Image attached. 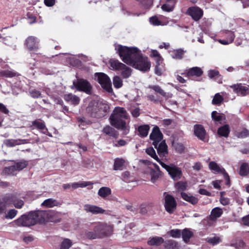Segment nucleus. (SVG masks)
<instances>
[{"instance_id": "obj_37", "label": "nucleus", "mask_w": 249, "mask_h": 249, "mask_svg": "<svg viewBox=\"0 0 249 249\" xmlns=\"http://www.w3.org/2000/svg\"><path fill=\"white\" fill-rule=\"evenodd\" d=\"M164 246L166 249H179L178 243L172 240H169L164 242Z\"/></svg>"}, {"instance_id": "obj_64", "label": "nucleus", "mask_w": 249, "mask_h": 249, "mask_svg": "<svg viewBox=\"0 0 249 249\" xmlns=\"http://www.w3.org/2000/svg\"><path fill=\"white\" fill-rule=\"evenodd\" d=\"M6 205L8 204L4 201L3 197L2 200H0V214H2L5 212Z\"/></svg>"}, {"instance_id": "obj_35", "label": "nucleus", "mask_w": 249, "mask_h": 249, "mask_svg": "<svg viewBox=\"0 0 249 249\" xmlns=\"http://www.w3.org/2000/svg\"><path fill=\"white\" fill-rule=\"evenodd\" d=\"M17 170L15 165L5 167L3 170L2 173L6 175L14 176L17 173Z\"/></svg>"}, {"instance_id": "obj_53", "label": "nucleus", "mask_w": 249, "mask_h": 249, "mask_svg": "<svg viewBox=\"0 0 249 249\" xmlns=\"http://www.w3.org/2000/svg\"><path fill=\"white\" fill-rule=\"evenodd\" d=\"M235 136L238 138H245L249 136V131L246 128L243 129L241 131L237 132Z\"/></svg>"}, {"instance_id": "obj_19", "label": "nucleus", "mask_w": 249, "mask_h": 249, "mask_svg": "<svg viewBox=\"0 0 249 249\" xmlns=\"http://www.w3.org/2000/svg\"><path fill=\"white\" fill-rule=\"evenodd\" d=\"M230 131L229 125L226 124L218 128L217 133L219 137L227 138L229 136Z\"/></svg>"}, {"instance_id": "obj_1", "label": "nucleus", "mask_w": 249, "mask_h": 249, "mask_svg": "<svg viewBox=\"0 0 249 249\" xmlns=\"http://www.w3.org/2000/svg\"><path fill=\"white\" fill-rule=\"evenodd\" d=\"M46 213L43 211H31L14 220V224L18 227H30L38 223L43 222Z\"/></svg>"}, {"instance_id": "obj_58", "label": "nucleus", "mask_w": 249, "mask_h": 249, "mask_svg": "<svg viewBox=\"0 0 249 249\" xmlns=\"http://www.w3.org/2000/svg\"><path fill=\"white\" fill-rule=\"evenodd\" d=\"M175 187L178 191H183L186 189L187 184L182 181H178L176 183Z\"/></svg>"}, {"instance_id": "obj_28", "label": "nucleus", "mask_w": 249, "mask_h": 249, "mask_svg": "<svg viewBox=\"0 0 249 249\" xmlns=\"http://www.w3.org/2000/svg\"><path fill=\"white\" fill-rule=\"evenodd\" d=\"M110 67L115 70H123L124 69V64L120 62L118 60L111 59L109 61Z\"/></svg>"}, {"instance_id": "obj_50", "label": "nucleus", "mask_w": 249, "mask_h": 249, "mask_svg": "<svg viewBox=\"0 0 249 249\" xmlns=\"http://www.w3.org/2000/svg\"><path fill=\"white\" fill-rule=\"evenodd\" d=\"M113 84L115 88L118 89L123 86V81L119 76H116L113 79Z\"/></svg>"}, {"instance_id": "obj_61", "label": "nucleus", "mask_w": 249, "mask_h": 249, "mask_svg": "<svg viewBox=\"0 0 249 249\" xmlns=\"http://www.w3.org/2000/svg\"><path fill=\"white\" fill-rule=\"evenodd\" d=\"M208 242L210 244H212L213 245H215L218 244L221 242V239L218 237H211L208 239Z\"/></svg>"}, {"instance_id": "obj_62", "label": "nucleus", "mask_w": 249, "mask_h": 249, "mask_svg": "<svg viewBox=\"0 0 249 249\" xmlns=\"http://www.w3.org/2000/svg\"><path fill=\"white\" fill-rule=\"evenodd\" d=\"M230 34V39L226 38L223 39H219V42L223 45H228L232 42L233 41V36L231 33Z\"/></svg>"}, {"instance_id": "obj_23", "label": "nucleus", "mask_w": 249, "mask_h": 249, "mask_svg": "<svg viewBox=\"0 0 249 249\" xmlns=\"http://www.w3.org/2000/svg\"><path fill=\"white\" fill-rule=\"evenodd\" d=\"M62 204V202L58 201L57 200L53 198H48L45 200L41 204L42 206L48 208H52L54 206H59Z\"/></svg>"}, {"instance_id": "obj_55", "label": "nucleus", "mask_w": 249, "mask_h": 249, "mask_svg": "<svg viewBox=\"0 0 249 249\" xmlns=\"http://www.w3.org/2000/svg\"><path fill=\"white\" fill-rule=\"evenodd\" d=\"M136 213L137 209L135 207H133L131 205L125 206V214L129 213L130 215H133V214H136Z\"/></svg>"}, {"instance_id": "obj_63", "label": "nucleus", "mask_w": 249, "mask_h": 249, "mask_svg": "<svg viewBox=\"0 0 249 249\" xmlns=\"http://www.w3.org/2000/svg\"><path fill=\"white\" fill-rule=\"evenodd\" d=\"M150 23L154 26H159L161 24V21L156 17H152L149 18Z\"/></svg>"}, {"instance_id": "obj_57", "label": "nucleus", "mask_w": 249, "mask_h": 249, "mask_svg": "<svg viewBox=\"0 0 249 249\" xmlns=\"http://www.w3.org/2000/svg\"><path fill=\"white\" fill-rule=\"evenodd\" d=\"M245 245V243L243 240H238L235 243H231V246L234 247L236 249H242Z\"/></svg>"}, {"instance_id": "obj_10", "label": "nucleus", "mask_w": 249, "mask_h": 249, "mask_svg": "<svg viewBox=\"0 0 249 249\" xmlns=\"http://www.w3.org/2000/svg\"><path fill=\"white\" fill-rule=\"evenodd\" d=\"M186 14L191 17L194 20L197 21L203 17V11L197 6H192L188 8Z\"/></svg>"}, {"instance_id": "obj_11", "label": "nucleus", "mask_w": 249, "mask_h": 249, "mask_svg": "<svg viewBox=\"0 0 249 249\" xmlns=\"http://www.w3.org/2000/svg\"><path fill=\"white\" fill-rule=\"evenodd\" d=\"M149 138L153 141L152 144L156 146L163 139V134L158 126H155L153 128Z\"/></svg>"}, {"instance_id": "obj_12", "label": "nucleus", "mask_w": 249, "mask_h": 249, "mask_svg": "<svg viewBox=\"0 0 249 249\" xmlns=\"http://www.w3.org/2000/svg\"><path fill=\"white\" fill-rule=\"evenodd\" d=\"M97 107L98 109V111L91 112V116L95 118L104 116L109 111V107L107 104L102 102L98 103L97 105Z\"/></svg>"}, {"instance_id": "obj_21", "label": "nucleus", "mask_w": 249, "mask_h": 249, "mask_svg": "<svg viewBox=\"0 0 249 249\" xmlns=\"http://www.w3.org/2000/svg\"><path fill=\"white\" fill-rule=\"evenodd\" d=\"M148 88L153 89L156 93H159L165 98H171L172 94L165 92L159 85H149Z\"/></svg>"}, {"instance_id": "obj_17", "label": "nucleus", "mask_w": 249, "mask_h": 249, "mask_svg": "<svg viewBox=\"0 0 249 249\" xmlns=\"http://www.w3.org/2000/svg\"><path fill=\"white\" fill-rule=\"evenodd\" d=\"M194 134L200 140L204 141L205 140L206 131L203 125L195 124L194 125Z\"/></svg>"}, {"instance_id": "obj_45", "label": "nucleus", "mask_w": 249, "mask_h": 249, "mask_svg": "<svg viewBox=\"0 0 249 249\" xmlns=\"http://www.w3.org/2000/svg\"><path fill=\"white\" fill-rule=\"evenodd\" d=\"M32 124L33 126H35L36 128L40 130H44L45 128L46 125L44 122L40 120H36L33 121Z\"/></svg>"}, {"instance_id": "obj_2", "label": "nucleus", "mask_w": 249, "mask_h": 249, "mask_svg": "<svg viewBox=\"0 0 249 249\" xmlns=\"http://www.w3.org/2000/svg\"><path fill=\"white\" fill-rule=\"evenodd\" d=\"M111 124L117 129L124 127V108L116 107L109 117Z\"/></svg>"}, {"instance_id": "obj_54", "label": "nucleus", "mask_w": 249, "mask_h": 249, "mask_svg": "<svg viewBox=\"0 0 249 249\" xmlns=\"http://www.w3.org/2000/svg\"><path fill=\"white\" fill-rule=\"evenodd\" d=\"M85 236L86 238L89 239H95L99 238L96 232L93 231H86L85 233Z\"/></svg>"}, {"instance_id": "obj_30", "label": "nucleus", "mask_w": 249, "mask_h": 249, "mask_svg": "<svg viewBox=\"0 0 249 249\" xmlns=\"http://www.w3.org/2000/svg\"><path fill=\"white\" fill-rule=\"evenodd\" d=\"M223 213V210L219 207H215L212 209L210 215V219L214 220L220 217Z\"/></svg>"}, {"instance_id": "obj_47", "label": "nucleus", "mask_w": 249, "mask_h": 249, "mask_svg": "<svg viewBox=\"0 0 249 249\" xmlns=\"http://www.w3.org/2000/svg\"><path fill=\"white\" fill-rule=\"evenodd\" d=\"M181 231L179 229H173L168 232V234L173 238H180Z\"/></svg>"}, {"instance_id": "obj_40", "label": "nucleus", "mask_w": 249, "mask_h": 249, "mask_svg": "<svg viewBox=\"0 0 249 249\" xmlns=\"http://www.w3.org/2000/svg\"><path fill=\"white\" fill-rule=\"evenodd\" d=\"M249 174V166L246 162L243 163L239 169V174L241 176H246Z\"/></svg>"}, {"instance_id": "obj_9", "label": "nucleus", "mask_w": 249, "mask_h": 249, "mask_svg": "<svg viewBox=\"0 0 249 249\" xmlns=\"http://www.w3.org/2000/svg\"><path fill=\"white\" fill-rule=\"evenodd\" d=\"M4 201L7 204H12L17 209H21L24 205V202L13 194H7L3 197Z\"/></svg>"}, {"instance_id": "obj_60", "label": "nucleus", "mask_w": 249, "mask_h": 249, "mask_svg": "<svg viewBox=\"0 0 249 249\" xmlns=\"http://www.w3.org/2000/svg\"><path fill=\"white\" fill-rule=\"evenodd\" d=\"M176 151L179 153H182L184 151L185 147L181 143H176L174 145Z\"/></svg>"}, {"instance_id": "obj_59", "label": "nucleus", "mask_w": 249, "mask_h": 249, "mask_svg": "<svg viewBox=\"0 0 249 249\" xmlns=\"http://www.w3.org/2000/svg\"><path fill=\"white\" fill-rule=\"evenodd\" d=\"M29 93L31 96L34 98L42 97L41 92L39 90L35 89H30L29 90Z\"/></svg>"}, {"instance_id": "obj_32", "label": "nucleus", "mask_w": 249, "mask_h": 249, "mask_svg": "<svg viewBox=\"0 0 249 249\" xmlns=\"http://www.w3.org/2000/svg\"><path fill=\"white\" fill-rule=\"evenodd\" d=\"M181 196L184 200L193 205L196 204L198 201V200L196 197L192 196H189L188 194L184 192L181 193Z\"/></svg>"}, {"instance_id": "obj_22", "label": "nucleus", "mask_w": 249, "mask_h": 249, "mask_svg": "<svg viewBox=\"0 0 249 249\" xmlns=\"http://www.w3.org/2000/svg\"><path fill=\"white\" fill-rule=\"evenodd\" d=\"M193 235L194 233L190 229L185 228L181 231V236L185 243H188Z\"/></svg>"}, {"instance_id": "obj_41", "label": "nucleus", "mask_w": 249, "mask_h": 249, "mask_svg": "<svg viewBox=\"0 0 249 249\" xmlns=\"http://www.w3.org/2000/svg\"><path fill=\"white\" fill-rule=\"evenodd\" d=\"M139 1L141 7L145 10H149L152 6L153 0H137Z\"/></svg>"}, {"instance_id": "obj_7", "label": "nucleus", "mask_w": 249, "mask_h": 249, "mask_svg": "<svg viewBox=\"0 0 249 249\" xmlns=\"http://www.w3.org/2000/svg\"><path fill=\"white\" fill-rule=\"evenodd\" d=\"M75 88L78 90L83 91L87 94H90L92 89L91 84L87 80L83 79H79L73 82L71 88Z\"/></svg>"}, {"instance_id": "obj_25", "label": "nucleus", "mask_w": 249, "mask_h": 249, "mask_svg": "<svg viewBox=\"0 0 249 249\" xmlns=\"http://www.w3.org/2000/svg\"><path fill=\"white\" fill-rule=\"evenodd\" d=\"M111 194V190L107 187H102L100 188L98 192V195L102 198L107 199Z\"/></svg>"}, {"instance_id": "obj_15", "label": "nucleus", "mask_w": 249, "mask_h": 249, "mask_svg": "<svg viewBox=\"0 0 249 249\" xmlns=\"http://www.w3.org/2000/svg\"><path fill=\"white\" fill-rule=\"evenodd\" d=\"M168 173L174 180L179 179L182 174L181 169L173 164H171V167Z\"/></svg>"}, {"instance_id": "obj_33", "label": "nucleus", "mask_w": 249, "mask_h": 249, "mask_svg": "<svg viewBox=\"0 0 249 249\" xmlns=\"http://www.w3.org/2000/svg\"><path fill=\"white\" fill-rule=\"evenodd\" d=\"M174 0H167L166 2L161 6L162 10L168 12L172 11L174 9Z\"/></svg>"}, {"instance_id": "obj_13", "label": "nucleus", "mask_w": 249, "mask_h": 249, "mask_svg": "<svg viewBox=\"0 0 249 249\" xmlns=\"http://www.w3.org/2000/svg\"><path fill=\"white\" fill-rule=\"evenodd\" d=\"M231 87L239 96H244L249 94V86L248 85L237 84L233 85Z\"/></svg>"}, {"instance_id": "obj_51", "label": "nucleus", "mask_w": 249, "mask_h": 249, "mask_svg": "<svg viewBox=\"0 0 249 249\" xmlns=\"http://www.w3.org/2000/svg\"><path fill=\"white\" fill-rule=\"evenodd\" d=\"M17 210L14 209H10L6 213L5 218L8 219H12L17 215Z\"/></svg>"}, {"instance_id": "obj_6", "label": "nucleus", "mask_w": 249, "mask_h": 249, "mask_svg": "<svg viewBox=\"0 0 249 249\" xmlns=\"http://www.w3.org/2000/svg\"><path fill=\"white\" fill-rule=\"evenodd\" d=\"M142 54L138 48L125 46V64L130 65Z\"/></svg>"}, {"instance_id": "obj_27", "label": "nucleus", "mask_w": 249, "mask_h": 249, "mask_svg": "<svg viewBox=\"0 0 249 249\" xmlns=\"http://www.w3.org/2000/svg\"><path fill=\"white\" fill-rule=\"evenodd\" d=\"M208 76L211 79L214 78L219 83L222 82V77L219 72L215 70H211L208 72Z\"/></svg>"}, {"instance_id": "obj_18", "label": "nucleus", "mask_w": 249, "mask_h": 249, "mask_svg": "<svg viewBox=\"0 0 249 249\" xmlns=\"http://www.w3.org/2000/svg\"><path fill=\"white\" fill-rule=\"evenodd\" d=\"M155 148L157 150L158 154L160 157H164L168 153L167 145L165 141H161L157 146H154Z\"/></svg>"}, {"instance_id": "obj_42", "label": "nucleus", "mask_w": 249, "mask_h": 249, "mask_svg": "<svg viewBox=\"0 0 249 249\" xmlns=\"http://www.w3.org/2000/svg\"><path fill=\"white\" fill-rule=\"evenodd\" d=\"M124 160L123 159L117 158L115 160L114 169L115 170H121L123 168Z\"/></svg>"}, {"instance_id": "obj_49", "label": "nucleus", "mask_w": 249, "mask_h": 249, "mask_svg": "<svg viewBox=\"0 0 249 249\" xmlns=\"http://www.w3.org/2000/svg\"><path fill=\"white\" fill-rule=\"evenodd\" d=\"M161 62L162 60H157L156 65L155 68V73L159 76H160L162 73V66L160 65Z\"/></svg>"}, {"instance_id": "obj_31", "label": "nucleus", "mask_w": 249, "mask_h": 249, "mask_svg": "<svg viewBox=\"0 0 249 249\" xmlns=\"http://www.w3.org/2000/svg\"><path fill=\"white\" fill-rule=\"evenodd\" d=\"M150 126L148 124L141 125L138 127L139 135L142 138L146 137L148 134Z\"/></svg>"}, {"instance_id": "obj_26", "label": "nucleus", "mask_w": 249, "mask_h": 249, "mask_svg": "<svg viewBox=\"0 0 249 249\" xmlns=\"http://www.w3.org/2000/svg\"><path fill=\"white\" fill-rule=\"evenodd\" d=\"M203 74V71L199 67H194L189 69L187 72L188 76H195L199 77Z\"/></svg>"}, {"instance_id": "obj_44", "label": "nucleus", "mask_w": 249, "mask_h": 249, "mask_svg": "<svg viewBox=\"0 0 249 249\" xmlns=\"http://www.w3.org/2000/svg\"><path fill=\"white\" fill-rule=\"evenodd\" d=\"M160 171L155 170V169L151 168L150 171V175L151 176V180L153 182L156 181L160 176Z\"/></svg>"}, {"instance_id": "obj_43", "label": "nucleus", "mask_w": 249, "mask_h": 249, "mask_svg": "<svg viewBox=\"0 0 249 249\" xmlns=\"http://www.w3.org/2000/svg\"><path fill=\"white\" fill-rule=\"evenodd\" d=\"M0 75L6 77L11 78L18 75V73L12 70H4L0 72Z\"/></svg>"}, {"instance_id": "obj_52", "label": "nucleus", "mask_w": 249, "mask_h": 249, "mask_svg": "<svg viewBox=\"0 0 249 249\" xmlns=\"http://www.w3.org/2000/svg\"><path fill=\"white\" fill-rule=\"evenodd\" d=\"M27 164L28 163L27 161L25 160H22L19 162H16L15 166L18 172L25 168L27 166Z\"/></svg>"}, {"instance_id": "obj_20", "label": "nucleus", "mask_w": 249, "mask_h": 249, "mask_svg": "<svg viewBox=\"0 0 249 249\" xmlns=\"http://www.w3.org/2000/svg\"><path fill=\"white\" fill-rule=\"evenodd\" d=\"M164 239L161 237L154 236L150 237L147 241V244L151 246H159L164 243Z\"/></svg>"}, {"instance_id": "obj_38", "label": "nucleus", "mask_w": 249, "mask_h": 249, "mask_svg": "<svg viewBox=\"0 0 249 249\" xmlns=\"http://www.w3.org/2000/svg\"><path fill=\"white\" fill-rule=\"evenodd\" d=\"M212 119L215 122H218L221 124V121L225 120L226 118L224 115H219L216 111H213L211 114Z\"/></svg>"}, {"instance_id": "obj_5", "label": "nucleus", "mask_w": 249, "mask_h": 249, "mask_svg": "<svg viewBox=\"0 0 249 249\" xmlns=\"http://www.w3.org/2000/svg\"><path fill=\"white\" fill-rule=\"evenodd\" d=\"M95 79L101 85L102 88L108 93H112L111 82L109 77L104 73H96Z\"/></svg>"}, {"instance_id": "obj_24", "label": "nucleus", "mask_w": 249, "mask_h": 249, "mask_svg": "<svg viewBox=\"0 0 249 249\" xmlns=\"http://www.w3.org/2000/svg\"><path fill=\"white\" fill-rule=\"evenodd\" d=\"M209 167L215 174L221 173L222 174L226 171L224 168L220 167L216 162L213 161L210 162Z\"/></svg>"}, {"instance_id": "obj_46", "label": "nucleus", "mask_w": 249, "mask_h": 249, "mask_svg": "<svg viewBox=\"0 0 249 249\" xmlns=\"http://www.w3.org/2000/svg\"><path fill=\"white\" fill-rule=\"evenodd\" d=\"M223 97L219 93H217L214 96L212 100V104L214 105H219L223 101Z\"/></svg>"}, {"instance_id": "obj_3", "label": "nucleus", "mask_w": 249, "mask_h": 249, "mask_svg": "<svg viewBox=\"0 0 249 249\" xmlns=\"http://www.w3.org/2000/svg\"><path fill=\"white\" fill-rule=\"evenodd\" d=\"M130 66L142 72L148 71L151 67V62L148 58L142 53L131 63Z\"/></svg>"}, {"instance_id": "obj_16", "label": "nucleus", "mask_w": 249, "mask_h": 249, "mask_svg": "<svg viewBox=\"0 0 249 249\" xmlns=\"http://www.w3.org/2000/svg\"><path fill=\"white\" fill-rule=\"evenodd\" d=\"M84 209L88 213H91L93 214L103 213L105 210L102 208L95 205L90 204H85L84 206Z\"/></svg>"}, {"instance_id": "obj_56", "label": "nucleus", "mask_w": 249, "mask_h": 249, "mask_svg": "<svg viewBox=\"0 0 249 249\" xmlns=\"http://www.w3.org/2000/svg\"><path fill=\"white\" fill-rule=\"evenodd\" d=\"M72 242L69 239H65L61 243L60 249H69L71 246Z\"/></svg>"}, {"instance_id": "obj_48", "label": "nucleus", "mask_w": 249, "mask_h": 249, "mask_svg": "<svg viewBox=\"0 0 249 249\" xmlns=\"http://www.w3.org/2000/svg\"><path fill=\"white\" fill-rule=\"evenodd\" d=\"M145 152L146 154L151 156L154 160H157L159 158L156 153V151L152 147H149L146 149Z\"/></svg>"}, {"instance_id": "obj_14", "label": "nucleus", "mask_w": 249, "mask_h": 249, "mask_svg": "<svg viewBox=\"0 0 249 249\" xmlns=\"http://www.w3.org/2000/svg\"><path fill=\"white\" fill-rule=\"evenodd\" d=\"M38 40L37 38L30 36L25 41V45L27 49L30 51H36L38 47Z\"/></svg>"}, {"instance_id": "obj_4", "label": "nucleus", "mask_w": 249, "mask_h": 249, "mask_svg": "<svg viewBox=\"0 0 249 249\" xmlns=\"http://www.w3.org/2000/svg\"><path fill=\"white\" fill-rule=\"evenodd\" d=\"M92 228L99 238L107 236L112 232V227L104 223L92 224Z\"/></svg>"}, {"instance_id": "obj_39", "label": "nucleus", "mask_w": 249, "mask_h": 249, "mask_svg": "<svg viewBox=\"0 0 249 249\" xmlns=\"http://www.w3.org/2000/svg\"><path fill=\"white\" fill-rule=\"evenodd\" d=\"M114 46L117 53L119 54L122 60L124 62V46L116 43L114 44Z\"/></svg>"}, {"instance_id": "obj_29", "label": "nucleus", "mask_w": 249, "mask_h": 249, "mask_svg": "<svg viewBox=\"0 0 249 249\" xmlns=\"http://www.w3.org/2000/svg\"><path fill=\"white\" fill-rule=\"evenodd\" d=\"M64 98L66 101L74 105H78L80 102V98L78 96L71 93L65 95Z\"/></svg>"}, {"instance_id": "obj_36", "label": "nucleus", "mask_w": 249, "mask_h": 249, "mask_svg": "<svg viewBox=\"0 0 249 249\" xmlns=\"http://www.w3.org/2000/svg\"><path fill=\"white\" fill-rule=\"evenodd\" d=\"M103 132L107 135L115 138H117L118 136L117 131L109 125H107L104 128Z\"/></svg>"}, {"instance_id": "obj_8", "label": "nucleus", "mask_w": 249, "mask_h": 249, "mask_svg": "<svg viewBox=\"0 0 249 249\" xmlns=\"http://www.w3.org/2000/svg\"><path fill=\"white\" fill-rule=\"evenodd\" d=\"M164 207L165 210L169 213H173L177 208V202L173 196L171 195L167 194L166 192L164 193Z\"/></svg>"}, {"instance_id": "obj_34", "label": "nucleus", "mask_w": 249, "mask_h": 249, "mask_svg": "<svg viewBox=\"0 0 249 249\" xmlns=\"http://www.w3.org/2000/svg\"><path fill=\"white\" fill-rule=\"evenodd\" d=\"M185 53V51H184L182 49H179L174 50L171 54V55L174 59H181Z\"/></svg>"}]
</instances>
